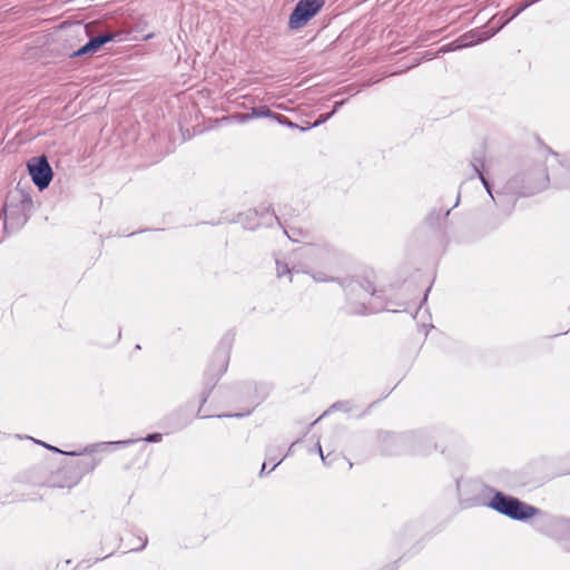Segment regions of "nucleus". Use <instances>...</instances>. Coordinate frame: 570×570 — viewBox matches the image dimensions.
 I'll return each instance as SVG.
<instances>
[{"label": "nucleus", "instance_id": "2eb2a0df", "mask_svg": "<svg viewBox=\"0 0 570 570\" xmlns=\"http://www.w3.org/2000/svg\"><path fill=\"white\" fill-rule=\"evenodd\" d=\"M317 450H318V453H320V455H321L322 461H323L324 463H326V458H325V456H324V454H323V450H322V446H321V444H320V443L317 444Z\"/></svg>", "mask_w": 570, "mask_h": 570}, {"label": "nucleus", "instance_id": "9b49d317", "mask_svg": "<svg viewBox=\"0 0 570 570\" xmlns=\"http://www.w3.org/2000/svg\"><path fill=\"white\" fill-rule=\"evenodd\" d=\"M285 274H289V269L287 265H282L279 262H277V275L278 277H282Z\"/></svg>", "mask_w": 570, "mask_h": 570}, {"label": "nucleus", "instance_id": "7ed1b4c3", "mask_svg": "<svg viewBox=\"0 0 570 570\" xmlns=\"http://www.w3.org/2000/svg\"><path fill=\"white\" fill-rule=\"evenodd\" d=\"M323 6L324 0H299L289 16V28L299 29L304 27L320 12Z\"/></svg>", "mask_w": 570, "mask_h": 570}, {"label": "nucleus", "instance_id": "f8f14e48", "mask_svg": "<svg viewBox=\"0 0 570 570\" xmlns=\"http://www.w3.org/2000/svg\"><path fill=\"white\" fill-rule=\"evenodd\" d=\"M313 278L317 282H327V281H332V277L330 276H326L325 274L323 273H318V274H313Z\"/></svg>", "mask_w": 570, "mask_h": 570}, {"label": "nucleus", "instance_id": "6e6552de", "mask_svg": "<svg viewBox=\"0 0 570 570\" xmlns=\"http://www.w3.org/2000/svg\"><path fill=\"white\" fill-rule=\"evenodd\" d=\"M473 168L474 170L476 171L479 178L481 179L482 184L484 185L485 189L488 190V193L490 194V196L493 198L492 194H491V189H490V185L488 183V180L485 179V177L483 176L482 171L480 170L479 166H478V163L476 160L473 161Z\"/></svg>", "mask_w": 570, "mask_h": 570}, {"label": "nucleus", "instance_id": "9d476101", "mask_svg": "<svg viewBox=\"0 0 570 570\" xmlns=\"http://www.w3.org/2000/svg\"><path fill=\"white\" fill-rule=\"evenodd\" d=\"M46 448L52 450V451H56V452H60V453H65V454H68V455H81L83 453H87V452H91L92 450H88V449H85V451L82 452H62L60 451L59 449L55 448V446H51V445H47V444H43Z\"/></svg>", "mask_w": 570, "mask_h": 570}, {"label": "nucleus", "instance_id": "4468645a", "mask_svg": "<svg viewBox=\"0 0 570 570\" xmlns=\"http://www.w3.org/2000/svg\"><path fill=\"white\" fill-rule=\"evenodd\" d=\"M279 118H276L279 122H283L285 125H287L288 127H297L295 124H293L291 120L288 119H284L282 120V116L281 115H277Z\"/></svg>", "mask_w": 570, "mask_h": 570}, {"label": "nucleus", "instance_id": "f03ea898", "mask_svg": "<svg viewBox=\"0 0 570 570\" xmlns=\"http://www.w3.org/2000/svg\"><path fill=\"white\" fill-rule=\"evenodd\" d=\"M490 507L515 520L529 519L538 512L535 508L525 504L518 499L505 497L500 492L494 494L490 502Z\"/></svg>", "mask_w": 570, "mask_h": 570}, {"label": "nucleus", "instance_id": "423d86ee", "mask_svg": "<svg viewBox=\"0 0 570 570\" xmlns=\"http://www.w3.org/2000/svg\"><path fill=\"white\" fill-rule=\"evenodd\" d=\"M263 117H273V118H279L277 115L273 114L269 108L266 106H262L258 108H253L250 114H246L242 116V120L246 121L252 118H263Z\"/></svg>", "mask_w": 570, "mask_h": 570}, {"label": "nucleus", "instance_id": "6ab92c4d", "mask_svg": "<svg viewBox=\"0 0 570 570\" xmlns=\"http://www.w3.org/2000/svg\"><path fill=\"white\" fill-rule=\"evenodd\" d=\"M448 50H449V49H445V48H441V50H440V51H443V52H445V51H448Z\"/></svg>", "mask_w": 570, "mask_h": 570}, {"label": "nucleus", "instance_id": "f3484780", "mask_svg": "<svg viewBox=\"0 0 570 570\" xmlns=\"http://www.w3.org/2000/svg\"><path fill=\"white\" fill-rule=\"evenodd\" d=\"M264 470H266V463H264L262 466V473L264 472Z\"/></svg>", "mask_w": 570, "mask_h": 570}, {"label": "nucleus", "instance_id": "39448f33", "mask_svg": "<svg viewBox=\"0 0 570 570\" xmlns=\"http://www.w3.org/2000/svg\"><path fill=\"white\" fill-rule=\"evenodd\" d=\"M116 38L115 33L108 32L101 35L99 37L92 38L85 46H82L77 52V56H82L87 53L96 52L102 45L114 40Z\"/></svg>", "mask_w": 570, "mask_h": 570}, {"label": "nucleus", "instance_id": "f257e3e1", "mask_svg": "<svg viewBox=\"0 0 570 570\" xmlns=\"http://www.w3.org/2000/svg\"><path fill=\"white\" fill-rule=\"evenodd\" d=\"M346 291L351 313H376L383 309V306L376 303L377 297L372 284L367 283L365 286L358 282H351Z\"/></svg>", "mask_w": 570, "mask_h": 570}, {"label": "nucleus", "instance_id": "dca6fc26", "mask_svg": "<svg viewBox=\"0 0 570 570\" xmlns=\"http://www.w3.org/2000/svg\"><path fill=\"white\" fill-rule=\"evenodd\" d=\"M132 441H118V442H115L114 444H118V445H125V444H130Z\"/></svg>", "mask_w": 570, "mask_h": 570}, {"label": "nucleus", "instance_id": "a211bd4d", "mask_svg": "<svg viewBox=\"0 0 570 570\" xmlns=\"http://www.w3.org/2000/svg\"><path fill=\"white\" fill-rule=\"evenodd\" d=\"M282 462V460H279L277 463L274 464V469L277 468V465Z\"/></svg>", "mask_w": 570, "mask_h": 570}, {"label": "nucleus", "instance_id": "20e7f679", "mask_svg": "<svg viewBox=\"0 0 570 570\" xmlns=\"http://www.w3.org/2000/svg\"><path fill=\"white\" fill-rule=\"evenodd\" d=\"M29 174L39 189L49 186L52 179V170L45 157L33 158L28 163Z\"/></svg>", "mask_w": 570, "mask_h": 570}, {"label": "nucleus", "instance_id": "ddd939ff", "mask_svg": "<svg viewBox=\"0 0 570 570\" xmlns=\"http://www.w3.org/2000/svg\"><path fill=\"white\" fill-rule=\"evenodd\" d=\"M161 440V434L159 433H155V434H149L147 438H146V441L148 442H158Z\"/></svg>", "mask_w": 570, "mask_h": 570}, {"label": "nucleus", "instance_id": "0eeeda50", "mask_svg": "<svg viewBox=\"0 0 570 570\" xmlns=\"http://www.w3.org/2000/svg\"><path fill=\"white\" fill-rule=\"evenodd\" d=\"M483 39H484L483 37H476V35H474V33L464 35L458 40V45H455V47L453 49L455 50V49L464 48V47L478 43V42L482 41Z\"/></svg>", "mask_w": 570, "mask_h": 570}, {"label": "nucleus", "instance_id": "1a4fd4ad", "mask_svg": "<svg viewBox=\"0 0 570 570\" xmlns=\"http://www.w3.org/2000/svg\"><path fill=\"white\" fill-rule=\"evenodd\" d=\"M342 104H343V102H336V104H335V108H334V110H333L332 112L326 114V115H321V116H320V118H318V119L313 124V127H316V126H318V125H321V124L325 122L326 120H328V119L332 117V115L336 111V109H337Z\"/></svg>", "mask_w": 570, "mask_h": 570}]
</instances>
